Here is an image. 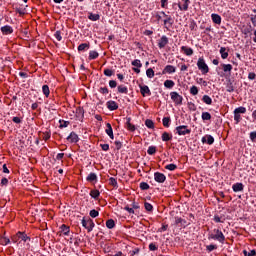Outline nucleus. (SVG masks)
I'll list each match as a JSON object with an SVG mask.
<instances>
[{"label": "nucleus", "instance_id": "obj_1", "mask_svg": "<svg viewBox=\"0 0 256 256\" xmlns=\"http://www.w3.org/2000/svg\"><path fill=\"white\" fill-rule=\"evenodd\" d=\"M197 67L199 71H201L202 75H207V73H209V66L205 63V59L203 57L198 59Z\"/></svg>", "mask_w": 256, "mask_h": 256}, {"label": "nucleus", "instance_id": "obj_2", "mask_svg": "<svg viewBox=\"0 0 256 256\" xmlns=\"http://www.w3.org/2000/svg\"><path fill=\"white\" fill-rule=\"evenodd\" d=\"M215 234H211L209 239H214V241H219V243H225V235L219 229H214Z\"/></svg>", "mask_w": 256, "mask_h": 256}, {"label": "nucleus", "instance_id": "obj_3", "mask_svg": "<svg viewBox=\"0 0 256 256\" xmlns=\"http://www.w3.org/2000/svg\"><path fill=\"white\" fill-rule=\"evenodd\" d=\"M160 15L163 16V17H167V19L163 20L164 28L165 29H171V27H173V23H174L173 17H171L170 15H167L163 11L160 12Z\"/></svg>", "mask_w": 256, "mask_h": 256}, {"label": "nucleus", "instance_id": "obj_4", "mask_svg": "<svg viewBox=\"0 0 256 256\" xmlns=\"http://www.w3.org/2000/svg\"><path fill=\"white\" fill-rule=\"evenodd\" d=\"M170 97H171L172 101H174L175 105L183 104V96L179 95V93L171 92Z\"/></svg>", "mask_w": 256, "mask_h": 256}, {"label": "nucleus", "instance_id": "obj_5", "mask_svg": "<svg viewBox=\"0 0 256 256\" xmlns=\"http://www.w3.org/2000/svg\"><path fill=\"white\" fill-rule=\"evenodd\" d=\"M176 133L178 135H189L191 133V129H188L187 126L181 125L176 127Z\"/></svg>", "mask_w": 256, "mask_h": 256}, {"label": "nucleus", "instance_id": "obj_6", "mask_svg": "<svg viewBox=\"0 0 256 256\" xmlns=\"http://www.w3.org/2000/svg\"><path fill=\"white\" fill-rule=\"evenodd\" d=\"M166 180L167 176H165V174L161 172L154 173V181H156V183H165Z\"/></svg>", "mask_w": 256, "mask_h": 256}, {"label": "nucleus", "instance_id": "obj_7", "mask_svg": "<svg viewBox=\"0 0 256 256\" xmlns=\"http://www.w3.org/2000/svg\"><path fill=\"white\" fill-rule=\"evenodd\" d=\"M167 45H169V38L163 35L158 41V47L159 49H165Z\"/></svg>", "mask_w": 256, "mask_h": 256}, {"label": "nucleus", "instance_id": "obj_8", "mask_svg": "<svg viewBox=\"0 0 256 256\" xmlns=\"http://www.w3.org/2000/svg\"><path fill=\"white\" fill-rule=\"evenodd\" d=\"M107 105V109H109V111H117V109H119V105L117 104V102L110 100L106 103Z\"/></svg>", "mask_w": 256, "mask_h": 256}, {"label": "nucleus", "instance_id": "obj_9", "mask_svg": "<svg viewBox=\"0 0 256 256\" xmlns=\"http://www.w3.org/2000/svg\"><path fill=\"white\" fill-rule=\"evenodd\" d=\"M67 141H69V143H77L79 141V136L77 133L71 132L67 137Z\"/></svg>", "mask_w": 256, "mask_h": 256}, {"label": "nucleus", "instance_id": "obj_10", "mask_svg": "<svg viewBox=\"0 0 256 256\" xmlns=\"http://www.w3.org/2000/svg\"><path fill=\"white\" fill-rule=\"evenodd\" d=\"M105 133L110 137V139H115V135L113 134V127L111 126V123L106 124V130Z\"/></svg>", "mask_w": 256, "mask_h": 256}, {"label": "nucleus", "instance_id": "obj_11", "mask_svg": "<svg viewBox=\"0 0 256 256\" xmlns=\"http://www.w3.org/2000/svg\"><path fill=\"white\" fill-rule=\"evenodd\" d=\"M202 143H207V145H213L215 143V138L211 135H206L202 137Z\"/></svg>", "mask_w": 256, "mask_h": 256}, {"label": "nucleus", "instance_id": "obj_12", "mask_svg": "<svg viewBox=\"0 0 256 256\" xmlns=\"http://www.w3.org/2000/svg\"><path fill=\"white\" fill-rule=\"evenodd\" d=\"M140 93L143 97H147V95H151V90L147 85L140 86Z\"/></svg>", "mask_w": 256, "mask_h": 256}, {"label": "nucleus", "instance_id": "obj_13", "mask_svg": "<svg viewBox=\"0 0 256 256\" xmlns=\"http://www.w3.org/2000/svg\"><path fill=\"white\" fill-rule=\"evenodd\" d=\"M1 32L3 33V35H11V33H13V27L6 25L1 27Z\"/></svg>", "mask_w": 256, "mask_h": 256}, {"label": "nucleus", "instance_id": "obj_14", "mask_svg": "<svg viewBox=\"0 0 256 256\" xmlns=\"http://www.w3.org/2000/svg\"><path fill=\"white\" fill-rule=\"evenodd\" d=\"M175 71H177V68H175V66L167 65L163 70V74L168 73L169 75H171V73H175Z\"/></svg>", "mask_w": 256, "mask_h": 256}, {"label": "nucleus", "instance_id": "obj_15", "mask_svg": "<svg viewBox=\"0 0 256 256\" xmlns=\"http://www.w3.org/2000/svg\"><path fill=\"white\" fill-rule=\"evenodd\" d=\"M84 115H85V111L83 110V108L81 107L76 108V117L78 121H81Z\"/></svg>", "mask_w": 256, "mask_h": 256}, {"label": "nucleus", "instance_id": "obj_16", "mask_svg": "<svg viewBox=\"0 0 256 256\" xmlns=\"http://www.w3.org/2000/svg\"><path fill=\"white\" fill-rule=\"evenodd\" d=\"M190 3H191V0H184V4L182 6L181 4L178 5L180 11H188Z\"/></svg>", "mask_w": 256, "mask_h": 256}, {"label": "nucleus", "instance_id": "obj_17", "mask_svg": "<svg viewBox=\"0 0 256 256\" xmlns=\"http://www.w3.org/2000/svg\"><path fill=\"white\" fill-rule=\"evenodd\" d=\"M232 190L234 191V193H239L240 191H243V183L233 184Z\"/></svg>", "mask_w": 256, "mask_h": 256}, {"label": "nucleus", "instance_id": "obj_18", "mask_svg": "<svg viewBox=\"0 0 256 256\" xmlns=\"http://www.w3.org/2000/svg\"><path fill=\"white\" fill-rule=\"evenodd\" d=\"M211 19L216 25H221V16L219 14H211Z\"/></svg>", "mask_w": 256, "mask_h": 256}, {"label": "nucleus", "instance_id": "obj_19", "mask_svg": "<svg viewBox=\"0 0 256 256\" xmlns=\"http://www.w3.org/2000/svg\"><path fill=\"white\" fill-rule=\"evenodd\" d=\"M181 51H183V53H185L187 57H191V55H193V49L187 46H182Z\"/></svg>", "mask_w": 256, "mask_h": 256}, {"label": "nucleus", "instance_id": "obj_20", "mask_svg": "<svg viewBox=\"0 0 256 256\" xmlns=\"http://www.w3.org/2000/svg\"><path fill=\"white\" fill-rule=\"evenodd\" d=\"M93 229H95V222H93V220L91 218H89L87 220V231L89 233H91V231H93Z\"/></svg>", "mask_w": 256, "mask_h": 256}, {"label": "nucleus", "instance_id": "obj_21", "mask_svg": "<svg viewBox=\"0 0 256 256\" xmlns=\"http://www.w3.org/2000/svg\"><path fill=\"white\" fill-rule=\"evenodd\" d=\"M97 57H99V52H97L95 50H92L89 52V56H88L89 61H93V60L97 59Z\"/></svg>", "mask_w": 256, "mask_h": 256}, {"label": "nucleus", "instance_id": "obj_22", "mask_svg": "<svg viewBox=\"0 0 256 256\" xmlns=\"http://www.w3.org/2000/svg\"><path fill=\"white\" fill-rule=\"evenodd\" d=\"M17 237L18 239H21V241H24L25 243H27V241H29V237L27 236V234L23 233V232H18L17 233Z\"/></svg>", "mask_w": 256, "mask_h": 256}, {"label": "nucleus", "instance_id": "obj_23", "mask_svg": "<svg viewBox=\"0 0 256 256\" xmlns=\"http://www.w3.org/2000/svg\"><path fill=\"white\" fill-rule=\"evenodd\" d=\"M220 55H221L222 59H227V57H229V51H227V48L221 47Z\"/></svg>", "mask_w": 256, "mask_h": 256}, {"label": "nucleus", "instance_id": "obj_24", "mask_svg": "<svg viewBox=\"0 0 256 256\" xmlns=\"http://www.w3.org/2000/svg\"><path fill=\"white\" fill-rule=\"evenodd\" d=\"M202 101H203V103H205V105H212L213 104V99L210 98L209 95H204L202 97Z\"/></svg>", "mask_w": 256, "mask_h": 256}, {"label": "nucleus", "instance_id": "obj_25", "mask_svg": "<svg viewBox=\"0 0 256 256\" xmlns=\"http://www.w3.org/2000/svg\"><path fill=\"white\" fill-rule=\"evenodd\" d=\"M222 69H223L224 73H231V71H233V65L222 64Z\"/></svg>", "mask_w": 256, "mask_h": 256}, {"label": "nucleus", "instance_id": "obj_26", "mask_svg": "<svg viewBox=\"0 0 256 256\" xmlns=\"http://www.w3.org/2000/svg\"><path fill=\"white\" fill-rule=\"evenodd\" d=\"M164 87H166V89H173V87H175V82L173 80H166L164 82Z\"/></svg>", "mask_w": 256, "mask_h": 256}, {"label": "nucleus", "instance_id": "obj_27", "mask_svg": "<svg viewBox=\"0 0 256 256\" xmlns=\"http://www.w3.org/2000/svg\"><path fill=\"white\" fill-rule=\"evenodd\" d=\"M175 225H182L185 227V225H187V221H185V219L181 218V217H176L175 218Z\"/></svg>", "mask_w": 256, "mask_h": 256}, {"label": "nucleus", "instance_id": "obj_28", "mask_svg": "<svg viewBox=\"0 0 256 256\" xmlns=\"http://www.w3.org/2000/svg\"><path fill=\"white\" fill-rule=\"evenodd\" d=\"M171 139H173V135L169 134V132H164L162 134V141H171Z\"/></svg>", "mask_w": 256, "mask_h": 256}, {"label": "nucleus", "instance_id": "obj_29", "mask_svg": "<svg viewBox=\"0 0 256 256\" xmlns=\"http://www.w3.org/2000/svg\"><path fill=\"white\" fill-rule=\"evenodd\" d=\"M126 129H128V131H135V125L131 124V118H127V122H126Z\"/></svg>", "mask_w": 256, "mask_h": 256}, {"label": "nucleus", "instance_id": "obj_30", "mask_svg": "<svg viewBox=\"0 0 256 256\" xmlns=\"http://www.w3.org/2000/svg\"><path fill=\"white\" fill-rule=\"evenodd\" d=\"M118 93H124L125 95H127L129 93V89L125 85H119Z\"/></svg>", "mask_w": 256, "mask_h": 256}, {"label": "nucleus", "instance_id": "obj_31", "mask_svg": "<svg viewBox=\"0 0 256 256\" xmlns=\"http://www.w3.org/2000/svg\"><path fill=\"white\" fill-rule=\"evenodd\" d=\"M234 113H237L239 115L247 113V108L240 106L234 110Z\"/></svg>", "mask_w": 256, "mask_h": 256}, {"label": "nucleus", "instance_id": "obj_32", "mask_svg": "<svg viewBox=\"0 0 256 256\" xmlns=\"http://www.w3.org/2000/svg\"><path fill=\"white\" fill-rule=\"evenodd\" d=\"M145 125L148 129H155V123L151 119H147Z\"/></svg>", "mask_w": 256, "mask_h": 256}, {"label": "nucleus", "instance_id": "obj_33", "mask_svg": "<svg viewBox=\"0 0 256 256\" xmlns=\"http://www.w3.org/2000/svg\"><path fill=\"white\" fill-rule=\"evenodd\" d=\"M202 121H211V113L202 112Z\"/></svg>", "mask_w": 256, "mask_h": 256}, {"label": "nucleus", "instance_id": "obj_34", "mask_svg": "<svg viewBox=\"0 0 256 256\" xmlns=\"http://www.w3.org/2000/svg\"><path fill=\"white\" fill-rule=\"evenodd\" d=\"M86 181H89L90 183L93 181H97V174L95 173H90L87 178Z\"/></svg>", "mask_w": 256, "mask_h": 256}, {"label": "nucleus", "instance_id": "obj_35", "mask_svg": "<svg viewBox=\"0 0 256 256\" xmlns=\"http://www.w3.org/2000/svg\"><path fill=\"white\" fill-rule=\"evenodd\" d=\"M133 67H136L138 69H141L143 67V64L141 63V60L135 59L132 61Z\"/></svg>", "mask_w": 256, "mask_h": 256}, {"label": "nucleus", "instance_id": "obj_36", "mask_svg": "<svg viewBox=\"0 0 256 256\" xmlns=\"http://www.w3.org/2000/svg\"><path fill=\"white\" fill-rule=\"evenodd\" d=\"M146 76L148 79H153L155 77V71H153L152 68H148L146 70Z\"/></svg>", "mask_w": 256, "mask_h": 256}, {"label": "nucleus", "instance_id": "obj_37", "mask_svg": "<svg viewBox=\"0 0 256 256\" xmlns=\"http://www.w3.org/2000/svg\"><path fill=\"white\" fill-rule=\"evenodd\" d=\"M106 227L107 229H113L115 227V220L114 219L107 220Z\"/></svg>", "mask_w": 256, "mask_h": 256}, {"label": "nucleus", "instance_id": "obj_38", "mask_svg": "<svg viewBox=\"0 0 256 256\" xmlns=\"http://www.w3.org/2000/svg\"><path fill=\"white\" fill-rule=\"evenodd\" d=\"M61 231H62L63 235H65V236H68L69 233H70L69 227L67 225H65V224H63L61 226Z\"/></svg>", "mask_w": 256, "mask_h": 256}, {"label": "nucleus", "instance_id": "obj_39", "mask_svg": "<svg viewBox=\"0 0 256 256\" xmlns=\"http://www.w3.org/2000/svg\"><path fill=\"white\" fill-rule=\"evenodd\" d=\"M100 18L101 16H99V14L90 13V15L88 16V19H90V21H99Z\"/></svg>", "mask_w": 256, "mask_h": 256}, {"label": "nucleus", "instance_id": "obj_40", "mask_svg": "<svg viewBox=\"0 0 256 256\" xmlns=\"http://www.w3.org/2000/svg\"><path fill=\"white\" fill-rule=\"evenodd\" d=\"M148 155H155L157 153V147L149 146L147 150Z\"/></svg>", "mask_w": 256, "mask_h": 256}, {"label": "nucleus", "instance_id": "obj_41", "mask_svg": "<svg viewBox=\"0 0 256 256\" xmlns=\"http://www.w3.org/2000/svg\"><path fill=\"white\" fill-rule=\"evenodd\" d=\"M42 92L45 95V97H49V93H51V91L49 90V86L48 85H43L42 86Z\"/></svg>", "mask_w": 256, "mask_h": 256}, {"label": "nucleus", "instance_id": "obj_42", "mask_svg": "<svg viewBox=\"0 0 256 256\" xmlns=\"http://www.w3.org/2000/svg\"><path fill=\"white\" fill-rule=\"evenodd\" d=\"M162 123L164 127H169L171 125V118L169 117H164L162 119Z\"/></svg>", "mask_w": 256, "mask_h": 256}, {"label": "nucleus", "instance_id": "obj_43", "mask_svg": "<svg viewBox=\"0 0 256 256\" xmlns=\"http://www.w3.org/2000/svg\"><path fill=\"white\" fill-rule=\"evenodd\" d=\"M99 195H101V193L99 192V190H92L90 192V197H92V199H97L99 197Z\"/></svg>", "mask_w": 256, "mask_h": 256}, {"label": "nucleus", "instance_id": "obj_44", "mask_svg": "<svg viewBox=\"0 0 256 256\" xmlns=\"http://www.w3.org/2000/svg\"><path fill=\"white\" fill-rule=\"evenodd\" d=\"M190 93L191 95H199V88H197V86H192L190 88Z\"/></svg>", "mask_w": 256, "mask_h": 256}, {"label": "nucleus", "instance_id": "obj_45", "mask_svg": "<svg viewBox=\"0 0 256 256\" xmlns=\"http://www.w3.org/2000/svg\"><path fill=\"white\" fill-rule=\"evenodd\" d=\"M85 49H89V44L82 43L78 46V51H85Z\"/></svg>", "mask_w": 256, "mask_h": 256}, {"label": "nucleus", "instance_id": "obj_46", "mask_svg": "<svg viewBox=\"0 0 256 256\" xmlns=\"http://www.w3.org/2000/svg\"><path fill=\"white\" fill-rule=\"evenodd\" d=\"M89 215L92 217V219H95L96 217H99V211L93 209L90 211Z\"/></svg>", "mask_w": 256, "mask_h": 256}, {"label": "nucleus", "instance_id": "obj_47", "mask_svg": "<svg viewBox=\"0 0 256 256\" xmlns=\"http://www.w3.org/2000/svg\"><path fill=\"white\" fill-rule=\"evenodd\" d=\"M165 169H167V171H175V169H177V165L168 164V165L165 166Z\"/></svg>", "mask_w": 256, "mask_h": 256}, {"label": "nucleus", "instance_id": "obj_48", "mask_svg": "<svg viewBox=\"0 0 256 256\" xmlns=\"http://www.w3.org/2000/svg\"><path fill=\"white\" fill-rule=\"evenodd\" d=\"M144 207H145L146 211H149V212L153 211V205L149 202H145Z\"/></svg>", "mask_w": 256, "mask_h": 256}, {"label": "nucleus", "instance_id": "obj_49", "mask_svg": "<svg viewBox=\"0 0 256 256\" xmlns=\"http://www.w3.org/2000/svg\"><path fill=\"white\" fill-rule=\"evenodd\" d=\"M140 189H142V191H147V189H149V184L147 182H141Z\"/></svg>", "mask_w": 256, "mask_h": 256}, {"label": "nucleus", "instance_id": "obj_50", "mask_svg": "<svg viewBox=\"0 0 256 256\" xmlns=\"http://www.w3.org/2000/svg\"><path fill=\"white\" fill-rule=\"evenodd\" d=\"M243 255L244 256H255L256 255V251L255 250H251L250 252H247V250H243Z\"/></svg>", "mask_w": 256, "mask_h": 256}, {"label": "nucleus", "instance_id": "obj_51", "mask_svg": "<svg viewBox=\"0 0 256 256\" xmlns=\"http://www.w3.org/2000/svg\"><path fill=\"white\" fill-rule=\"evenodd\" d=\"M104 75H105L106 77H111V76H113V70H111V69H105V70H104Z\"/></svg>", "mask_w": 256, "mask_h": 256}, {"label": "nucleus", "instance_id": "obj_52", "mask_svg": "<svg viewBox=\"0 0 256 256\" xmlns=\"http://www.w3.org/2000/svg\"><path fill=\"white\" fill-rule=\"evenodd\" d=\"M109 183H110V185H112V187H117V179L111 177L109 179Z\"/></svg>", "mask_w": 256, "mask_h": 256}, {"label": "nucleus", "instance_id": "obj_53", "mask_svg": "<svg viewBox=\"0 0 256 256\" xmlns=\"http://www.w3.org/2000/svg\"><path fill=\"white\" fill-rule=\"evenodd\" d=\"M54 37L55 39H57V41H61V39H63V37L61 36V31H56Z\"/></svg>", "mask_w": 256, "mask_h": 256}, {"label": "nucleus", "instance_id": "obj_54", "mask_svg": "<svg viewBox=\"0 0 256 256\" xmlns=\"http://www.w3.org/2000/svg\"><path fill=\"white\" fill-rule=\"evenodd\" d=\"M250 141H252V143H255L256 141V131H253L250 133Z\"/></svg>", "mask_w": 256, "mask_h": 256}, {"label": "nucleus", "instance_id": "obj_55", "mask_svg": "<svg viewBox=\"0 0 256 256\" xmlns=\"http://www.w3.org/2000/svg\"><path fill=\"white\" fill-rule=\"evenodd\" d=\"M207 251L211 252V251H215V249H217V245H213L210 244L206 247Z\"/></svg>", "mask_w": 256, "mask_h": 256}, {"label": "nucleus", "instance_id": "obj_56", "mask_svg": "<svg viewBox=\"0 0 256 256\" xmlns=\"http://www.w3.org/2000/svg\"><path fill=\"white\" fill-rule=\"evenodd\" d=\"M109 87H111V89H115V87H117V82L115 80H110Z\"/></svg>", "mask_w": 256, "mask_h": 256}, {"label": "nucleus", "instance_id": "obj_57", "mask_svg": "<svg viewBox=\"0 0 256 256\" xmlns=\"http://www.w3.org/2000/svg\"><path fill=\"white\" fill-rule=\"evenodd\" d=\"M234 121L239 123L241 121V114L234 113Z\"/></svg>", "mask_w": 256, "mask_h": 256}, {"label": "nucleus", "instance_id": "obj_58", "mask_svg": "<svg viewBox=\"0 0 256 256\" xmlns=\"http://www.w3.org/2000/svg\"><path fill=\"white\" fill-rule=\"evenodd\" d=\"M248 79H249L250 81L255 80V79H256V74H255L254 72H250V73L248 74Z\"/></svg>", "mask_w": 256, "mask_h": 256}, {"label": "nucleus", "instance_id": "obj_59", "mask_svg": "<svg viewBox=\"0 0 256 256\" xmlns=\"http://www.w3.org/2000/svg\"><path fill=\"white\" fill-rule=\"evenodd\" d=\"M149 250L150 251H157V245H155L154 243H150L149 244Z\"/></svg>", "mask_w": 256, "mask_h": 256}, {"label": "nucleus", "instance_id": "obj_60", "mask_svg": "<svg viewBox=\"0 0 256 256\" xmlns=\"http://www.w3.org/2000/svg\"><path fill=\"white\" fill-rule=\"evenodd\" d=\"M125 211H128L130 213V215H133V213H135V210L129 206H125Z\"/></svg>", "mask_w": 256, "mask_h": 256}, {"label": "nucleus", "instance_id": "obj_61", "mask_svg": "<svg viewBox=\"0 0 256 256\" xmlns=\"http://www.w3.org/2000/svg\"><path fill=\"white\" fill-rule=\"evenodd\" d=\"M100 93H102L103 95H107V93H109V89L107 87L100 88Z\"/></svg>", "mask_w": 256, "mask_h": 256}, {"label": "nucleus", "instance_id": "obj_62", "mask_svg": "<svg viewBox=\"0 0 256 256\" xmlns=\"http://www.w3.org/2000/svg\"><path fill=\"white\" fill-rule=\"evenodd\" d=\"M115 145H116V149L119 151V149H121L123 147V144L121 143V141H115Z\"/></svg>", "mask_w": 256, "mask_h": 256}, {"label": "nucleus", "instance_id": "obj_63", "mask_svg": "<svg viewBox=\"0 0 256 256\" xmlns=\"http://www.w3.org/2000/svg\"><path fill=\"white\" fill-rule=\"evenodd\" d=\"M100 147L102 151H107L109 149V144H101Z\"/></svg>", "mask_w": 256, "mask_h": 256}, {"label": "nucleus", "instance_id": "obj_64", "mask_svg": "<svg viewBox=\"0 0 256 256\" xmlns=\"http://www.w3.org/2000/svg\"><path fill=\"white\" fill-rule=\"evenodd\" d=\"M251 22H252V25H254V27H256V14L251 17Z\"/></svg>", "mask_w": 256, "mask_h": 256}]
</instances>
